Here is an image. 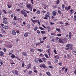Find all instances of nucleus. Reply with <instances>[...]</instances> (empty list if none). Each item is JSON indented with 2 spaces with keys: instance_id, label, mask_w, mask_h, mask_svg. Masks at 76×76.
Returning <instances> with one entry per match:
<instances>
[{
  "instance_id": "obj_63",
  "label": "nucleus",
  "mask_w": 76,
  "mask_h": 76,
  "mask_svg": "<svg viewBox=\"0 0 76 76\" xmlns=\"http://www.w3.org/2000/svg\"><path fill=\"white\" fill-rule=\"evenodd\" d=\"M47 29H50V26H48L47 27Z\"/></svg>"
},
{
  "instance_id": "obj_18",
  "label": "nucleus",
  "mask_w": 76,
  "mask_h": 76,
  "mask_svg": "<svg viewBox=\"0 0 76 76\" xmlns=\"http://www.w3.org/2000/svg\"><path fill=\"white\" fill-rule=\"evenodd\" d=\"M3 28L7 29H8V26H5Z\"/></svg>"
},
{
  "instance_id": "obj_12",
  "label": "nucleus",
  "mask_w": 76,
  "mask_h": 76,
  "mask_svg": "<svg viewBox=\"0 0 76 76\" xmlns=\"http://www.w3.org/2000/svg\"><path fill=\"white\" fill-rule=\"evenodd\" d=\"M50 34L51 35H52L53 36H55L56 35V34L53 33H51Z\"/></svg>"
},
{
  "instance_id": "obj_19",
  "label": "nucleus",
  "mask_w": 76,
  "mask_h": 76,
  "mask_svg": "<svg viewBox=\"0 0 76 76\" xmlns=\"http://www.w3.org/2000/svg\"><path fill=\"white\" fill-rule=\"evenodd\" d=\"M39 63H43V61L41 59L38 60Z\"/></svg>"
},
{
  "instance_id": "obj_57",
  "label": "nucleus",
  "mask_w": 76,
  "mask_h": 76,
  "mask_svg": "<svg viewBox=\"0 0 76 76\" xmlns=\"http://www.w3.org/2000/svg\"><path fill=\"white\" fill-rule=\"evenodd\" d=\"M68 7V9L69 10L70 9V7H71L70 6H69L68 7Z\"/></svg>"
},
{
  "instance_id": "obj_58",
  "label": "nucleus",
  "mask_w": 76,
  "mask_h": 76,
  "mask_svg": "<svg viewBox=\"0 0 76 76\" xmlns=\"http://www.w3.org/2000/svg\"><path fill=\"white\" fill-rule=\"evenodd\" d=\"M37 10L35 9H34L33 10V11L34 12H35Z\"/></svg>"
},
{
  "instance_id": "obj_1",
  "label": "nucleus",
  "mask_w": 76,
  "mask_h": 76,
  "mask_svg": "<svg viewBox=\"0 0 76 76\" xmlns=\"http://www.w3.org/2000/svg\"><path fill=\"white\" fill-rule=\"evenodd\" d=\"M26 7H27V8L28 9H29V10H30L31 12L32 11V6H31V4H27L26 5Z\"/></svg>"
},
{
  "instance_id": "obj_10",
  "label": "nucleus",
  "mask_w": 76,
  "mask_h": 76,
  "mask_svg": "<svg viewBox=\"0 0 76 76\" xmlns=\"http://www.w3.org/2000/svg\"><path fill=\"white\" fill-rule=\"evenodd\" d=\"M46 75H47L48 76H51V74L49 72H46Z\"/></svg>"
},
{
  "instance_id": "obj_26",
  "label": "nucleus",
  "mask_w": 76,
  "mask_h": 76,
  "mask_svg": "<svg viewBox=\"0 0 76 76\" xmlns=\"http://www.w3.org/2000/svg\"><path fill=\"white\" fill-rule=\"evenodd\" d=\"M39 28L40 29H41V30H44V28H43L41 27H39Z\"/></svg>"
},
{
  "instance_id": "obj_48",
  "label": "nucleus",
  "mask_w": 76,
  "mask_h": 76,
  "mask_svg": "<svg viewBox=\"0 0 76 76\" xmlns=\"http://www.w3.org/2000/svg\"><path fill=\"white\" fill-rule=\"evenodd\" d=\"M59 39V38L58 37H56V41H58V39Z\"/></svg>"
},
{
  "instance_id": "obj_42",
  "label": "nucleus",
  "mask_w": 76,
  "mask_h": 76,
  "mask_svg": "<svg viewBox=\"0 0 76 76\" xmlns=\"http://www.w3.org/2000/svg\"><path fill=\"white\" fill-rule=\"evenodd\" d=\"M57 36H59V37H61V34H57Z\"/></svg>"
},
{
  "instance_id": "obj_15",
  "label": "nucleus",
  "mask_w": 76,
  "mask_h": 76,
  "mask_svg": "<svg viewBox=\"0 0 76 76\" xmlns=\"http://www.w3.org/2000/svg\"><path fill=\"white\" fill-rule=\"evenodd\" d=\"M15 55L14 54H12L11 56V57L12 58H15Z\"/></svg>"
},
{
  "instance_id": "obj_9",
  "label": "nucleus",
  "mask_w": 76,
  "mask_h": 76,
  "mask_svg": "<svg viewBox=\"0 0 76 76\" xmlns=\"http://www.w3.org/2000/svg\"><path fill=\"white\" fill-rule=\"evenodd\" d=\"M28 35V33L27 32L25 33L24 34V36L25 37H27Z\"/></svg>"
},
{
  "instance_id": "obj_62",
  "label": "nucleus",
  "mask_w": 76,
  "mask_h": 76,
  "mask_svg": "<svg viewBox=\"0 0 76 76\" xmlns=\"http://www.w3.org/2000/svg\"><path fill=\"white\" fill-rule=\"evenodd\" d=\"M34 72L35 73H37V70H34Z\"/></svg>"
},
{
  "instance_id": "obj_27",
  "label": "nucleus",
  "mask_w": 76,
  "mask_h": 76,
  "mask_svg": "<svg viewBox=\"0 0 76 76\" xmlns=\"http://www.w3.org/2000/svg\"><path fill=\"white\" fill-rule=\"evenodd\" d=\"M1 32H2V33H4V32H5V31L3 29V28H2L1 30Z\"/></svg>"
},
{
  "instance_id": "obj_50",
  "label": "nucleus",
  "mask_w": 76,
  "mask_h": 76,
  "mask_svg": "<svg viewBox=\"0 0 76 76\" xmlns=\"http://www.w3.org/2000/svg\"><path fill=\"white\" fill-rule=\"evenodd\" d=\"M73 10H70V12H71V14L73 13V12H73Z\"/></svg>"
},
{
  "instance_id": "obj_24",
  "label": "nucleus",
  "mask_w": 76,
  "mask_h": 76,
  "mask_svg": "<svg viewBox=\"0 0 76 76\" xmlns=\"http://www.w3.org/2000/svg\"><path fill=\"white\" fill-rule=\"evenodd\" d=\"M7 47L9 48H12V46L10 45H8L7 46Z\"/></svg>"
},
{
  "instance_id": "obj_13",
  "label": "nucleus",
  "mask_w": 76,
  "mask_h": 76,
  "mask_svg": "<svg viewBox=\"0 0 76 76\" xmlns=\"http://www.w3.org/2000/svg\"><path fill=\"white\" fill-rule=\"evenodd\" d=\"M7 20V18H4L3 19V21H6V20Z\"/></svg>"
},
{
  "instance_id": "obj_34",
  "label": "nucleus",
  "mask_w": 76,
  "mask_h": 76,
  "mask_svg": "<svg viewBox=\"0 0 76 76\" xmlns=\"http://www.w3.org/2000/svg\"><path fill=\"white\" fill-rule=\"evenodd\" d=\"M65 10H67V11H68V10H68V8L67 7H65Z\"/></svg>"
},
{
  "instance_id": "obj_51",
  "label": "nucleus",
  "mask_w": 76,
  "mask_h": 76,
  "mask_svg": "<svg viewBox=\"0 0 76 76\" xmlns=\"http://www.w3.org/2000/svg\"><path fill=\"white\" fill-rule=\"evenodd\" d=\"M61 64H62V63L60 62L59 63V65H60V66H61Z\"/></svg>"
},
{
  "instance_id": "obj_25",
  "label": "nucleus",
  "mask_w": 76,
  "mask_h": 76,
  "mask_svg": "<svg viewBox=\"0 0 76 76\" xmlns=\"http://www.w3.org/2000/svg\"><path fill=\"white\" fill-rule=\"evenodd\" d=\"M41 33H42V34L43 35H44L45 34V31H41Z\"/></svg>"
},
{
  "instance_id": "obj_64",
  "label": "nucleus",
  "mask_w": 76,
  "mask_h": 76,
  "mask_svg": "<svg viewBox=\"0 0 76 76\" xmlns=\"http://www.w3.org/2000/svg\"><path fill=\"white\" fill-rule=\"evenodd\" d=\"M50 49H49L48 50V53H50Z\"/></svg>"
},
{
  "instance_id": "obj_6",
  "label": "nucleus",
  "mask_w": 76,
  "mask_h": 76,
  "mask_svg": "<svg viewBox=\"0 0 76 76\" xmlns=\"http://www.w3.org/2000/svg\"><path fill=\"white\" fill-rule=\"evenodd\" d=\"M0 56L2 57L4 56V53L2 51H0Z\"/></svg>"
},
{
  "instance_id": "obj_31",
  "label": "nucleus",
  "mask_w": 76,
  "mask_h": 76,
  "mask_svg": "<svg viewBox=\"0 0 76 76\" xmlns=\"http://www.w3.org/2000/svg\"><path fill=\"white\" fill-rule=\"evenodd\" d=\"M56 2L57 3L56 4H59V3L60 2V1L58 0Z\"/></svg>"
},
{
  "instance_id": "obj_53",
  "label": "nucleus",
  "mask_w": 76,
  "mask_h": 76,
  "mask_svg": "<svg viewBox=\"0 0 76 76\" xmlns=\"http://www.w3.org/2000/svg\"><path fill=\"white\" fill-rule=\"evenodd\" d=\"M50 24L51 25H54V23H52V22H50Z\"/></svg>"
},
{
  "instance_id": "obj_52",
  "label": "nucleus",
  "mask_w": 76,
  "mask_h": 76,
  "mask_svg": "<svg viewBox=\"0 0 76 76\" xmlns=\"http://www.w3.org/2000/svg\"><path fill=\"white\" fill-rule=\"evenodd\" d=\"M24 66H25V65L24 64V63H23L22 64V67H24Z\"/></svg>"
},
{
  "instance_id": "obj_43",
  "label": "nucleus",
  "mask_w": 76,
  "mask_h": 76,
  "mask_svg": "<svg viewBox=\"0 0 76 76\" xmlns=\"http://www.w3.org/2000/svg\"><path fill=\"white\" fill-rule=\"evenodd\" d=\"M42 26H43V28H45V29H46L47 28H46V27H45V26H44V25L43 24L42 25Z\"/></svg>"
},
{
  "instance_id": "obj_39",
  "label": "nucleus",
  "mask_w": 76,
  "mask_h": 76,
  "mask_svg": "<svg viewBox=\"0 0 76 76\" xmlns=\"http://www.w3.org/2000/svg\"><path fill=\"white\" fill-rule=\"evenodd\" d=\"M38 51H40V52H41V51H42V50L39 49H38Z\"/></svg>"
},
{
  "instance_id": "obj_49",
  "label": "nucleus",
  "mask_w": 76,
  "mask_h": 76,
  "mask_svg": "<svg viewBox=\"0 0 76 76\" xmlns=\"http://www.w3.org/2000/svg\"><path fill=\"white\" fill-rule=\"evenodd\" d=\"M40 11L39 10H38L37 12V13L38 14H39V13H40Z\"/></svg>"
},
{
  "instance_id": "obj_21",
  "label": "nucleus",
  "mask_w": 76,
  "mask_h": 76,
  "mask_svg": "<svg viewBox=\"0 0 76 76\" xmlns=\"http://www.w3.org/2000/svg\"><path fill=\"white\" fill-rule=\"evenodd\" d=\"M34 61L36 63H38V60L37 59H35Z\"/></svg>"
},
{
  "instance_id": "obj_30",
  "label": "nucleus",
  "mask_w": 76,
  "mask_h": 76,
  "mask_svg": "<svg viewBox=\"0 0 76 76\" xmlns=\"http://www.w3.org/2000/svg\"><path fill=\"white\" fill-rule=\"evenodd\" d=\"M70 49L71 50H73V46L72 45H70Z\"/></svg>"
},
{
  "instance_id": "obj_59",
  "label": "nucleus",
  "mask_w": 76,
  "mask_h": 76,
  "mask_svg": "<svg viewBox=\"0 0 76 76\" xmlns=\"http://www.w3.org/2000/svg\"><path fill=\"white\" fill-rule=\"evenodd\" d=\"M47 14L48 15H50V13L49 12H47Z\"/></svg>"
},
{
  "instance_id": "obj_11",
  "label": "nucleus",
  "mask_w": 76,
  "mask_h": 76,
  "mask_svg": "<svg viewBox=\"0 0 76 76\" xmlns=\"http://www.w3.org/2000/svg\"><path fill=\"white\" fill-rule=\"evenodd\" d=\"M71 35H72V33H71V32H70L69 33V39H72V36H71Z\"/></svg>"
},
{
  "instance_id": "obj_8",
  "label": "nucleus",
  "mask_w": 76,
  "mask_h": 76,
  "mask_svg": "<svg viewBox=\"0 0 76 76\" xmlns=\"http://www.w3.org/2000/svg\"><path fill=\"white\" fill-rule=\"evenodd\" d=\"M57 14V13L56 11H53V16H56V14Z\"/></svg>"
},
{
  "instance_id": "obj_40",
  "label": "nucleus",
  "mask_w": 76,
  "mask_h": 76,
  "mask_svg": "<svg viewBox=\"0 0 76 76\" xmlns=\"http://www.w3.org/2000/svg\"><path fill=\"white\" fill-rule=\"evenodd\" d=\"M74 19L75 21H76V16H75L74 17Z\"/></svg>"
},
{
  "instance_id": "obj_35",
  "label": "nucleus",
  "mask_w": 76,
  "mask_h": 76,
  "mask_svg": "<svg viewBox=\"0 0 76 76\" xmlns=\"http://www.w3.org/2000/svg\"><path fill=\"white\" fill-rule=\"evenodd\" d=\"M56 30L57 31H58V32H60V30L59 28H56Z\"/></svg>"
},
{
  "instance_id": "obj_17",
  "label": "nucleus",
  "mask_w": 76,
  "mask_h": 76,
  "mask_svg": "<svg viewBox=\"0 0 76 76\" xmlns=\"http://www.w3.org/2000/svg\"><path fill=\"white\" fill-rule=\"evenodd\" d=\"M42 59L43 61H44L45 62V60H46V58L45 57H43L42 58Z\"/></svg>"
},
{
  "instance_id": "obj_54",
  "label": "nucleus",
  "mask_w": 76,
  "mask_h": 76,
  "mask_svg": "<svg viewBox=\"0 0 76 76\" xmlns=\"http://www.w3.org/2000/svg\"><path fill=\"white\" fill-rule=\"evenodd\" d=\"M11 7L12 5H8V8H10V7Z\"/></svg>"
},
{
  "instance_id": "obj_20",
  "label": "nucleus",
  "mask_w": 76,
  "mask_h": 76,
  "mask_svg": "<svg viewBox=\"0 0 76 76\" xmlns=\"http://www.w3.org/2000/svg\"><path fill=\"white\" fill-rule=\"evenodd\" d=\"M32 72V71H29L28 73V75H31Z\"/></svg>"
},
{
  "instance_id": "obj_36",
  "label": "nucleus",
  "mask_w": 76,
  "mask_h": 76,
  "mask_svg": "<svg viewBox=\"0 0 76 76\" xmlns=\"http://www.w3.org/2000/svg\"><path fill=\"white\" fill-rule=\"evenodd\" d=\"M3 12H4V13H5V14H7V12H6V11L5 10H3Z\"/></svg>"
},
{
  "instance_id": "obj_16",
  "label": "nucleus",
  "mask_w": 76,
  "mask_h": 76,
  "mask_svg": "<svg viewBox=\"0 0 76 76\" xmlns=\"http://www.w3.org/2000/svg\"><path fill=\"white\" fill-rule=\"evenodd\" d=\"M44 55L46 57V58H48V54H44Z\"/></svg>"
},
{
  "instance_id": "obj_55",
  "label": "nucleus",
  "mask_w": 76,
  "mask_h": 76,
  "mask_svg": "<svg viewBox=\"0 0 76 76\" xmlns=\"http://www.w3.org/2000/svg\"><path fill=\"white\" fill-rule=\"evenodd\" d=\"M45 17H47V18H48L49 17V15H45Z\"/></svg>"
},
{
  "instance_id": "obj_37",
  "label": "nucleus",
  "mask_w": 76,
  "mask_h": 76,
  "mask_svg": "<svg viewBox=\"0 0 76 76\" xmlns=\"http://www.w3.org/2000/svg\"><path fill=\"white\" fill-rule=\"evenodd\" d=\"M37 34H40V31H39V30H37Z\"/></svg>"
},
{
  "instance_id": "obj_46",
  "label": "nucleus",
  "mask_w": 76,
  "mask_h": 76,
  "mask_svg": "<svg viewBox=\"0 0 76 76\" xmlns=\"http://www.w3.org/2000/svg\"><path fill=\"white\" fill-rule=\"evenodd\" d=\"M67 70H68L67 68H66V69H65V73H66V72H67Z\"/></svg>"
},
{
  "instance_id": "obj_7",
  "label": "nucleus",
  "mask_w": 76,
  "mask_h": 76,
  "mask_svg": "<svg viewBox=\"0 0 76 76\" xmlns=\"http://www.w3.org/2000/svg\"><path fill=\"white\" fill-rule=\"evenodd\" d=\"M15 75H17V76H18L19 75V73H18V71L17 70H15Z\"/></svg>"
},
{
  "instance_id": "obj_47",
  "label": "nucleus",
  "mask_w": 76,
  "mask_h": 76,
  "mask_svg": "<svg viewBox=\"0 0 76 76\" xmlns=\"http://www.w3.org/2000/svg\"><path fill=\"white\" fill-rule=\"evenodd\" d=\"M12 24H13V25H16V23H15V22H13L12 23Z\"/></svg>"
},
{
  "instance_id": "obj_4",
  "label": "nucleus",
  "mask_w": 76,
  "mask_h": 76,
  "mask_svg": "<svg viewBox=\"0 0 76 76\" xmlns=\"http://www.w3.org/2000/svg\"><path fill=\"white\" fill-rule=\"evenodd\" d=\"M31 64H29L27 65V66L26 67V69H29V68H31Z\"/></svg>"
},
{
  "instance_id": "obj_56",
  "label": "nucleus",
  "mask_w": 76,
  "mask_h": 76,
  "mask_svg": "<svg viewBox=\"0 0 76 76\" xmlns=\"http://www.w3.org/2000/svg\"><path fill=\"white\" fill-rule=\"evenodd\" d=\"M54 52L55 54H56V53H57V51H56V49L54 50Z\"/></svg>"
},
{
  "instance_id": "obj_14",
  "label": "nucleus",
  "mask_w": 76,
  "mask_h": 76,
  "mask_svg": "<svg viewBox=\"0 0 76 76\" xmlns=\"http://www.w3.org/2000/svg\"><path fill=\"white\" fill-rule=\"evenodd\" d=\"M3 22L4 23H5V24H7L8 23V22H7V20H6L5 21H3Z\"/></svg>"
},
{
  "instance_id": "obj_61",
  "label": "nucleus",
  "mask_w": 76,
  "mask_h": 76,
  "mask_svg": "<svg viewBox=\"0 0 76 76\" xmlns=\"http://www.w3.org/2000/svg\"><path fill=\"white\" fill-rule=\"evenodd\" d=\"M44 19H48V18H47V17H44Z\"/></svg>"
},
{
  "instance_id": "obj_33",
  "label": "nucleus",
  "mask_w": 76,
  "mask_h": 76,
  "mask_svg": "<svg viewBox=\"0 0 76 76\" xmlns=\"http://www.w3.org/2000/svg\"><path fill=\"white\" fill-rule=\"evenodd\" d=\"M40 43L39 42H37L36 44V45L37 46V45H39Z\"/></svg>"
},
{
  "instance_id": "obj_23",
  "label": "nucleus",
  "mask_w": 76,
  "mask_h": 76,
  "mask_svg": "<svg viewBox=\"0 0 76 76\" xmlns=\"http://www.w3.org/2000/svg\"><path fill=\"white\" fill-rule=\"evenodd\" d=\"M32 22H33V23H35V22H37L38 21V20H32Z\"/></svg>"
},
{
  "instance_id": "obj_41",
  "label": "nucleus",
  "mask_w": 76,
  "mask_h": 76,
  "mask_svg": "<svg viewBox=\"0 0 76 76\" xmlns=\"http://www.w3.org/2000/svg\"><path fill=\"white\" fill-rule=\"evenodd\" d=\"M3 50L4 51V52L5 53V52H6V48H4L3 49Z\"/></svg>"
},
{
  "instance_id": "obj_5",
  "label": "nucleus",
  "mask_w": 76,
  "mask_h": 76,
  "mask_svg": "<svg viewBox=\"0 0 76 76\" xmlns=\"http://www.w3.org/2000/svg\"><path fill=\"white\" fill-rule=\"evenodd\" d=\"M12 34L13 35H16V32L14 30H12Z\"/></svg>"
},
{
  "instance_id": "obj_44",
  "label": "nucleus",
  "mask_w": 76,
  "mask_h": 76,
  "mask_svg": "<svg viewBox=\"0 0 76 76\" xmlns=\"http://www.w3.org/2000/svg\"><path fill=\"white\" fill-rule=\"evenodd\" d=\"M30 25L29 24H28V25H27V26L28 27V29H29V28H30Z\"/></svg>"
},
{
  "instance_id": "obj_45",
  "label": "nucleus",
  "mask_w": 76,
  "mask_h": 76,
  "mask_svg": "<svg viewBox=\"0 0 76 76\" xmlns=\"http://www.w3.org/2000/svg\"><path fill=\"white\" fill-rule=\"evenodd\" d=\"M21 13L22 14H23H23H24V13H25V12H23V11H21Z\"/></svg>"
},
{
  "instance_id": "obj_29",
  "label": "nucleus",
  "mask_w": 76,
  "mask_h": 76,
  "mask_svg": "<svg viewBox=\"0 0 76 76\" xmlns=\"http://www.w3.org/2000/svg\"><path fill=\"white\" fill-rule=\"evenodd\" d=\"M23 55H24V56H27V54H26V53L25 52H23Z\"/></svg>"
},
{
  "instance_id": "obj_32",
  "label": "nucleus",
  "mask_w": 76,
  "mask_h": 76,
  "mask_svg": "<svg viewBox=\"0 0 76 76\" xmlns=\"http://www.w3.org/2000/svg\"><path fill=\"white\" fill-rule=\"evenodd\" d=\"M55 58H57V59H58L60 58V57L58 56H55Z\"/></svg>"
},
{
  "instance_id": "obj_60",
  "label": "nucleus",
  "mask_w": 76,
  "mask_h": 76,
  "mask_svg": "<svg viewBox=\"0 0 76 76\" xmlns=\"http://www.w3.org/2000/svg\"><path fill=\"white\" fill-rule=\"evenodd\" d=\"M58 12L59 14H61V12L60 11L58 10Z\"/></svg>"
},
{
  "instance_id": "obj_3",
  "label": "nucleus",
  "mask_w": 76,
  "mask_h": 76,
  "mask_svg": "<svg viewBox=\"0 0 76 76\" xmlns=\"http://www.w3.org/2000/svg\"><path fill=\"white\" fill-rule=\"evenodd\" d=\"M70 44H67L66 46L65 50H69L70 49Z\"/></svg>"
},
{
  "instance_id": "obj_38",
  "label": "nucleus",
  "mask_w": 76,
  "mask_h": 76,
  "mask_svg": "<svg viewBox=\"0 0 76 76\" xmlns=\"http://www.w3.org/2000/svg\"><path fill=\"white\" fill-rule=\"evenodd\" d=\"M30 51L31 52H34V49H31Z\"/></svg>"
},
{
  "instance_id": "obj_28",
  "label": "nucleus",
  "mask_w": 76,
  "mask_h": 76,
  "mask_svg": "<svg viewBox=\"0 0 76 76\" xmlns=\"http://www.w3.org/2000/svg\"><path fill=\"white\" fill-rule=\"evenodd\" d=\"M38 27H35L34 29V30L35 31H36L37 29H38Z\"/></svg>"
},
{
  "instance_id": "obj_2",
  "label": "nucleus",
  "mask_w": 76,
  "mask_h": 76,
  "mask_svg": "<svg viewBox=\"0 0 76 76\" xmlns=\"http://www.w3.org/2000/svg\"><path fill=\"white\" fill-rule=\"evenodd\" d=\"M65 39H59L58 42L60 43H62V44L64 43V41H65Z\"/></svg>"
},
{
  "instance_id": "obj_22",
  "label": "nucleus",
  "mask_w": 76,
  "mask_h": 76,
  "mask_svg": "<svg viewBox=\"0 0 76 76\" xmlns=\"http://www.w3.org/2000/svg\"><path fill=\"white\" fill-rule=\"evenodd\" d=\"M42 66L43 68H47V67L45 66V65L44 64H42Z\"/></svg>"
}]
</instances>
